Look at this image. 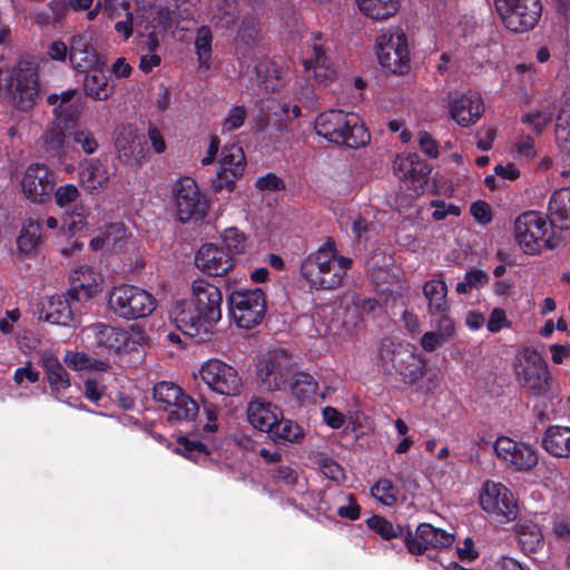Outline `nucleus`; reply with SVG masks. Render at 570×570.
<instances>
[{
  "label": "nucleus",
  "instance_id": "obj_48",
  "mask_svg": "<svg viewBox=\"0 0 570 570\" xmlns=\"http://www.w3.org/2000/svg\"><path fill=\"white\" fill-rule=\"evenodd\" d=\"M238 18L236 0H219L215 6L210 20L222 27L233 26Z\"/></svg>",
  "mask_w": 570,
  "mask_h": 570
},
{
  "label": "nucleus",
  "instance_id": "obj_50",
  "mask_svg": "<svg viewBox=\"0 0 570 570\" xmlns=\"http://www.w3.org/2000/svg\"><path fill=\"white\" fill-rule=\"evenodd\" d=\"M184 391L171 382H159L154 386L153 397L165 411Z\"/></svg>",
  "mask_w": 570,
  "mask_h": 570
},
{
  "label": "nucleus",
  "instance_id": "obj_21",
  "mask_svg": "<svg viewBox=\"0 0 570 570\" xmlns=\"http://www.w3.org/2000/svg\"><path fill=\"white\" fill-rule=\"evenodd\" d=\"M69 61L72 69L87 72L105 67L106 59L97 51L94 40L87 35H77L69 42Z\"/></svg>",
  "mask_w": 570,
  "mask_h": 570
},
{
  "label": "nucleus",
  "instance_id": "obj_16",
  "mask_svg": "<svg viewBox=\"0 0 570 570\" xmlns=\"http://www.w3.org/2000/svg\"><path fill=\"white\" fill-rule=\"evenodd\" d=\"M198 375L208 389L218 394L235 396L240 393L242 379L238 372L220 360L206 361L200 366Z\"/></svg>",
  "mask_w": 570,
  "mask_h": 570
},
{
  "label": "nucleus",
  "instance_id": "obj_59",
  "mask_svg": "<svg viewBox=\"0 0 570 570\" xmlns=\"http://www.w3.org/2000/svg\"><path fill=\"white\" fill-rule=\"evenodd\" d=\"M79 196L80 191L73 184L59 186L55 190V202L60 208L67 207L68 205L75 203Z\"/></svg>",
  "mask_w": 570,
  "mask_h": 570
},
{
  "label": "nucleus",
  "instance_id": "obj_38",
  "mask_svg": "<svg viewBox=\"0 0 570 570\" xmlns=\"http://www.w3.org/2000/svg\"><path fill=\"white\" fill-rule=\"evenodd\" d=\"M358 10L372 20H386L400 9V0H355Z\"/></svg>",
  "mask_w": 570,
  "mask_h": 570
},
{
  "label": "nucleus",
  "instance_id": "obj_12",
  "mask_svg": "<svg viewBox=\"0 0 570 570\" xmlns=\"http://www.w3.org/2000/svg\"><path fill=\"white\" fill-rule=\"evenodd\" d=\"M265 303L261 288L237 289L228 297L230 315L242 328H252L263 320Z\"/></svg>",
  "mask_w": 570,
  "mask_h": 570
},
{
  "label": "nucleus",
  "instance_id": "obj_29",
  "mask_svg": "<svg viewBox=\"0 0 570 570\" xmlns=\"http://www.w3.org/2000/svg\"><path fill=\"white\" fill-rule=\"evenodd\" d=\"M39 318L51 324L69 326L73 320L69 301L62 295H53L41 303Z\"/></svg>",
  "mask_w": 570,
  "mask_h": 570
},
{
  "label": "nucleus",
  "instance_id": "obj_8",
  "mask_svg": "<svg viewBox=\"0 0 570 570\" xmlns=\"http://www.w3.org/2000/svg\"><path fill=\"white\" fill-rule=\"evenodd\" d=\"M293 374V360L284 350L267 352L256 363V375L266 391L286 390Z\"/></svg>",
  "mask_w": 570,
  "mask_h": 570
},
{
  "label": "nucleus",
  "instance_id": "obj_62",
  "mask_svg": "<svg viewBox=\"0 0 570 570\" xmlns=\"http://www.w3.org/2000/svg\"><path fill=\"white\" fill-rule=\"evenodd\" d=\"M47 380L49 382L51 391L55 393L65 391L70 386L69 374L63 367L47 375Z\"/></svg>",
  "mask_w": 570,
  "mask_h": 570
},
{
  "label": "nucleus",
  "instance_id": "obj_34",
  "mask_svg": "<svg viewBox=\"0 0 570 570\" xmlns=\"http://www.w3.org/2000/svg\"><path fill=\"white\" fill-rule=\"evenodd\" d=\"M304 67L307 72L312 71L315 80L321 83L332 82L337 76L332 61L318 45H313V56L304 60Z\"/></svg>",
  "mask_w": 570,
  "mask_h": 570
},
{
  "label": "nucleus",
  "instance_id": "obj_5",
  "mask_svg": "<svg viewBox=\"0 0 570 570\" xmlns=\"http://www.w3.org/2000/svg\"><path fill=\"white\" fill-rule=\"evenodd\" d=\"M87 336L92 338V344L104 354H126L147 341V335L138 324L127 327L112 326L105 323H96L86 328Z\"/></svg>",
  "mask_w": 570,
  "mask_h": 570
},
{
  "label": "nucleus",
  "instance_id": "obj_63",
  "mask_svg": "<svg viewBox=\"0 0 570 570\" xmlns=\"http://www.w3.org/2000/svg\"><path fill=\"white\" fill-rule=\"evenodd\" d=\"M63 362L73 371H85L88 367L89 355L85 352L68 351L63 356Z\"/></svg>",
  "mask_w": 570,
  "mask_h": 570
},
{
  "label": "nucleus",
  "instance_id": "obj_25",
  "mask_svg": "<svg viewBox=\"0 0 570 570\" xmlns=\"http://www.w3.org/2000/svg\"><path fill=\"white\" fill-rule=\"evenodd\" d=\"M394 171L400 180L409 184L414 194H420L426 184L428 167L414 154L396 157Z\"/></svg>",
  "mask_w": 570,
  "mask_h": 570
},
{
  "label": "nucleus",
  "instance_id": "obj_49",
  "mask_svg": "<svg viewBox=\"0 0 570 570\" xmlns=\"http://www.w3.org/2000/svg\"><path fill=\"white\" fill-rule=\"evenodd\" d=\"M222 240L229 256L244 254L248 248L247 237L236 227L224 229Z\"/></svg>",
  "mask_w": 570,
  "mask_h": 570
},
{
  "label": "nucleus",
  "instance_id": "obj_27",
  "mask_svg": "<svg viewBox=\"0 0 570 570\" xmlns=\"http://www.w3.org/2000/svg\"><path fill=\"white\" fill-rule=\"evenodd\" d=\"M246 413L254 429L267 433L281 420L282 410L263 397H254L248 402Z\"/></svg>",
  "mask_w": 570,
  "mask_h": 570
},
{
  "label": "nucleus",
  "instance_id": "obj_15",
  "mask_svg": "<svg viewBox=\"0 0 570 570\" xmlns=\"http://www.w3.org/2000/svg\"><path fill=\"white\" fill-rule=\"evenodd\" d=\"M513 370L517 380L534 391L547 389L549 372L541 355L531 347H522L515 354Z\"/></svg>",
  "mask_w": 570,
  "mask_h": 570
},
{
  "label": "nucleus",
  "instance_id": "obj_23",
  "mask_svg": "<svg viewBox=\"0 0 570 570\" xmlns=\"http://www.w3.org/2000/svg\"><path fill=\"white\" fill-rule=\"evenodd\" d=\"M102 278L88 265H78L70 273L69 296L78 302L88 301L100 292Z\"/></svg>",
  "mask_w": 570,
  "mask_h": 570
},
{
  "label": "nucleus",
  "instance_id": "obj_44",
  "mask_svg": "<svg viewBox=\"0 0 570 570\" xmlns=\"http://www.w3.org/2000/svg\"><path fill=\"white\" fill-rule=\"evenodd\" d=\"M90 212V207L87 204L82 202L76 204L71 210L65 214L63 228H66L70 234H76L86 229Z\"/></svg>",
  "mask_w": 570,
  "mask_h": 570
},
{
  "label": "nucleus",
  "instance_id": "obj_3",
  "mask_svg": "<svg viewBox=\"0 0 570 570\" xmlns=\"http://www.w3.org/2000/svg\"><path fill=\"white\" fill-rule=\"evenodd\" d=\"M315 130L326 140L350 148L365 146L370 140L361 118L343 110L331 109L320 114L315 120Z\"/></svg>",
  "mask_w": 570,
  "mask_h": 570
},
{
  "label": "nucleus",
  "instance_id": "obj_32",
  "mask_svg": "<svg viewBox=\"0 0 570 570\" xmlns=\"http://www.w3.org/2000/svg\"><path fill=\"white\" fill-rule=\"evenodd\" d=\"M548 219L553 227L570 228V188L557 189L548 204Z\"/></svg>",
  "mask_w": 570,
  "mask_h": 570
},
{
  "label": "nucleus",
  "instance_id": "obj_31",
  "mask_svg": "<svg viewBox=\"0 0 570 570\" xmlns=\"http://www.w3.org/2000/svg\"><path fill=\"white\" fill-rule=\"evenodd\" d=\"M130 234L122 223H112L106 226L98 236L90 240L95 252H114L121 249L128 242Z\"/></svg>",
  "mask_w": 570,
  "mask_h": 570
},
{
  "label": "nucleus",
  "instance_id": "obj_60",
  "mask_svg": "<svg viewBox=\"0 0 570 570\" xmlns=\"http://www.w3.org/2000/svg\"><path fill=\"white\" fill-rule=\"evenodd\" d=\"M511 322L508 320L504 309L495 307L491 311L489 320L487 322V328L491 333H498L502 328H509Z\"/></svg>",
  "mask_w": 570,
  "mask_h": 570
},
{
  "label": "nucleus",
  "instance_id": "obj_14",
  "mask_svg": "<svg viewBox=\"0 0 570 570\" xmlns=\"http://www.w3.org/2000/svg\"><path fill=\"white\" fill-rule=\"evenodd\" d=\"M381 365L387 373H396L404 380L414 383L424 374L421 358L407 348L393 343L383 344L380 350Z\"/></svg>",
  "mask_w": 570,
  "mask_h": 570
},
{
  "label": "nucleus",
  "instance_id": "obj_42",
  "mask_svg": "<svg viewBox=\"0 0 570 570\" xmlns=\"http://www.w3.org/2000/svg\"><path fill=\"white\" fill-rule=\"evenodd\" d=\"M267 434L276 443H293L303 439L302 428L297 423L284 419L283 414L281 415V420H277V423L273 425Z\"/></svg>",
  "mask_w": 570,
  "mask_h": 570
},
{
  "label": "nucleus",
  "instance_id": "obj_7",
  "mask_svg": "<svg viewBox=\"0 0 570 570\" xmlns=\"http://www.w3.org/2000/svg\"><path fill=\"white\" fill-rule=\"evenodd\" d=\"M479 504L482 511L500 523H510L519 514L517 498L501 482L485 481L480 489Z\"/></svg>",
  "mask_w": 570,
  "mask_h": 570
},
{
  "label": "nucleus",
  "instance_id": "obj_41",
  "mask_svg": "<svg viewBox=\"0 0 570 570\" xmlns=\"http://www.w3.org/2000/svg\"><path fill=\"white\" fill-rule=\"evenodd\" d=\"M85 80L83 89L88 97L95 100H106L111 95V89L108 87V79L104 72V67L89 70Z\"/></svg>",
  "mask_w": 570,
  "mask_h": 570
},
{
  "label": "nucleus",
  "instance_id": "obj_10",
  "mask_svg": "<svg viewBox=\"0 0 570 570\" xmlns=\"http://www.w3.org/2000/svg\"><path fill=\"white\" fill-rule=\"evenodd\" d=\"M495 11L504 27L513 32H525L541 17L540 0H494Z\"/></svg>",
  "mask_w": 570,
  "mask_h": 570
},
{
  "label": "nucleus",
  "instance_id": "obj_57",
  "mask_svg": "<svg viewBox=\"0 0 570 570\" xmlns=\"http://www.w3.org/2000/svg\"><path fill=\"white\" fill-rule=\"evenodd\" d=\"M317 464L322 473L330 480L340 483L345 479L342 466L333 459L323 454L317 455Z\"/></svg>",
  "mask_w": 570,
  "mask_h": 570
},
{
  "label": "nucleus",
  "instance_id": "obj_52",
  "mask_svg": "<svg viewBox=\"0 0 570 570\" xmlns=\"http://www.w3.org/2000/svg\"><path fill=\"white\" fill-rule=\"evenodd\" d=\"M175 451L194 462H199L208 455V451L203 443L190 441L187 438L178 439V446Z\"/></svg>",
  "mask_w": 570,
  "mask_h": 570
},
{
  "label": "nucleus",
  "instance_id": "obj_4",
  "mask_svg": "<svg viewBox=\"0 0 570 570\" xmlns=\"http://www.w3.org/2000/svg\"><path fill=\"white\" fill-rule=\"evenodd\" d=\"M514 239L527 255H538L543 249L558 246L559 237L553 225L540 212H525L514 222Z\"/></svg>",
  "mask_w": 570,
  "mask_h": 570
},
{
  "label": "nucleus",
  "instance_id": "obj_40",
  "mask_svg": "<svg viewBox=\"0 0 570 570\" xmlns=\"http://www.w3.org/2000/svg\"><path fill=\"white\" fill-rule=\"evenodd\" d=\"M258 81L266 91L279 89L286 81V75L282 68L269 60L259 61L255 66Z\"/></svg>",
  "mask_w": 570,
  "mask_h": 570
},
{
  "label": "nucleus",
  "instance_id": "obj_18",
  "mask_svg": "<svg viewBox=\"0 0 570 570\" xmlns=\"http://www.w3.org/2000/svg\"><path fill=\"white\" fill-rule=\"evenodd\" d=\"M19 185L28 200L42 203L51 194L55 180L46 165L33 163L21 173Z\"/></svg>",
  "mask_w": 570,
  "mask_h": 570
},
{
  "label": "nucleus",
  "instance_id": "obj_1",
  "mask_svg": "<svg viewBox=\"0 0 570 570\" xmlns=\"http://www.w3.org/2000/svg\"><path fill=\"white\" fill-rule=\"evenodd\" d=\"M220 289L205 279L191 284L190 301H177L171 309L176 326L186 335L207 336L222 318Z\"/></svg>",
  "mask_w": 570,
  "mask_h": 570
},
{
  "label": "nucleus",
  "instance_id": "obj_26",
  "mask_svg": "<svg viewBox=\"0 0 570 570\" xmlns=\"http://www.w3.org/2000/svg\"><path fill=\"white\" fill-rule=\"evenodd\" d=\"M195 264L203 273L212 276H222L232 268L233 261L218 246L204 244L196 253Z\"/></svg>",
  "mask_w": 570,
  "mask_h": 570
},
{
  "label": "nucleus",
  "instance_id": "obj_53",
  "mask_svg": "<svg viewBox=\"0 0 570 570\" xmlns=\"http://www.w3.org/2000/svg\"><path fill=\"white\" fill-rule=\"evenodd\" d=\"M372 495L386 507H392L397 501V490L387 479L377 481L371 489Z\"/></svg>",
  "mask_w": 570,
  "mask_h": 570
},
{
  "label": "nucleus",
  "instance_id": "obj_37",
  "mask_svg": "<svg viewBox=\"0 0 570 570\" xmlns=\"http://www.w3.org/2000/svg\"><path fill=\"white\" fill-rule=\"evenodd\" d=\"M556 141L566 155L563 161L568 168L561 171L562 176H570V101H566L558 115L556 125Z\"/></svg>",
  "mask_w": 570,
  "mask_h": 570
},
{
  "label": "nucleus",
  "instance_id": "obj_24",
  "mask_svg": "<svg viewBox=\"0 0 570 570\" xmlns=\"http://www.w3.org/2000/svg\"><path fill=\"white\" fill-rule=\"evenodd\" d=\"M483 111V101L478 92L468 91L450 100L451 117L462 127L474 124Z\"/></svg>",
  "mask_w": 570,
  "mask_h": 570
},
{
  "label": "nucleus",
  "instance_id": "obj_47",
  "mask_svg": "<svg viewBox=\"0 0 570 570\" xmlns=\"http://www.w3.org/2000/svg\"><path fill=\"white\" fill-rule=\"evenodd\" d=\"M287 389L302 400L311 399L317 393V383L314 377L307 373L292 374Z\"/></svg>",
  "mask_w": 570,
  "mask_h": 570
},
{
  "label": "nucleus",
  "instance_id": "obj_30",
  "mask_svg": "<svg viewBox=\"0 0 570 570\" xmlns=\"http://www.w3.org/2000/svg\"><path fill=\"white\" fill-rule=\"evenodd\" d=\"M423 296L426 301L428 313L430 316L448 315L450 304L448 301V285L441 278H432L424 283Z\"/></svg>",
  "mask_w": 570,
  "mask_h": 570
},
{
  "label": "nucleus",
  "instance_id": "obj_55",
  "mask_svg": "<svg viewBox=\"0 0 570 570\" xmlns=\"http://www.w3.org/2000/svg\"><path fill=\"white\" fill-rule=\"evenodd\" d=\"M489 282V275L482 269H472L464 275L463 281L459 282L455 291L459 294H466L473 288L483 286Z\"/></svg>",
  "mask_w": 570,
  "mask_h": 570
},
{
  "label": "nucleus",
  "instance_id": "obj_36",
  "mask_svg": "<svg viewBox=\"0 0 570 570\" xmlns=\"http://www.w3.org/2000/svg\"><path fill=\"white\" fill-rule=\"evenodd\" d=\"M165 411L169 423L180 424L191 422L197 416L199 406L194 399L183 392Z\"/></svg>",
  "mask_w": 570,
  "mask_h": 570
},
{
  "label": "nucleus",
  "instance_id": "obj_46",
  "mask_svg": "<svg viewBox=\"0 0 570 570\" xmlns=\"http://www.w3.org/2000/svg\"><path fill=\"white\" fill-rule=\"evenodd\" d=\"M518 537L525 552H534L543 546V535L537 524L524 522L518 525Z\"/></svg>",
  "mask_w": 570,
  "mask_h": 570
},
{
  "label": "nucleus",
  "instance_id": "obj_51",
  "mask_svg": "<svg viewBox=\"0 0 570 570\" xmlns=\"http://www.w3.org/2000/svg\"><path fill=\"white\" fill-rule=\"evenodd\" d=\"M366 522L373 531L379 533L385 540L397 538L403 534V528L400 524L395 525L382 517L373 515L368 518Z\"/></svg>",
  "mask_w": 570,
  "mask_h": 570
},
{
  "label": "nucleus",
  "instance_id": "obj_19",
  "mask_svg": "<svg viewBox=\"0 0 570 570\" xmlns=\"http://www.w3.org/2000/svg\"><path fill=\"white\" fill-rule=\"evenodd\" d=\"M454 535L430 523H421L415 532L405 533V546L410 553L422 554L429 548H445L452 544Z\"/></svg>",
  "mask_w": 570,
  "mask_h": 570
},
{
  "label": "nucleus",
  "instance_id": "obj_2",
  "mask_svg": "<svg viewBox=\"0 0 570 570\" xmlns=\"http://www.w3.org/2000/svg\"><path fill=\"white\" fill-rule=\"evenodd\" d=\"M351 266V258L338 255L335 244L327 240L303 259L301 273L314 288L335 289Z\"/></svg>",
  "mask_w": 570,
  "mask_h": 570
},
{
  "label": "nucleus",
  "instance_id": "obj_56",
  "mask_svg": "<svg viewBox=\"0 0 570 570\" xmlns=\"http://www.w3.org/2000/svg\"><path fill=\"white\" fill-rule=\"evenodd\" d=\"M247 118V110L244 106H233L222 121V131L230 132L240 128Z\"/></svg>",
  "mask_w": 570,
  "mask_h": 570
},
{
  "label": "nucleus",
  "instance_id": "obj_9",
  "mask_svg": "<svg viewBox=\"0 0 570 570\" xmlns=\"http://www.w3.org/2000/svg\"><path fill=\"white\" fill-rule=\"evenodd\" d=\"M376 56L380 65L394 75L410 70V51L405 33L400 29L389 30L376 40Z\"/></svg>",
  "mask_w": 570,
  "mask_h": 570
},
{
  "label": "nucleus",
  "instance_id": "obj_11",
  "mask_svg": "<svg viewBox=\"0 0 570 570\" xmlns=\"http://www.w3.org/2000/svg\"><path fill=\"white\" fill-rule=\"evenodd\" d=\"M497 458L512 472L530 473L539 463L537 449L510 436H499L493 444Z\"/></svg>",
  "mask_w": 570,
  "mask_h": 570
},
{
  "label": "nucleus",
  "instance_id": "obj_54",
  "mask_svg": "<svg viewBox=\"0 0 570 570\" xmlns=\"http://www.w3.org/2000/svg\"><path fill=\"white\" fill-rule=\"evenodd\" d=\"M73 144L81 147L82 151L87 155H92L97 151L99 144L95 134L85 127L76 128L71 134Z\"/></svg>",
  "mask_w": 570,
  "mask_h": 570
},
{
  "label": "nucleus",
  "instance_id": "obj_33",
  "mask_svg": "<svg viewBox=\"0 0 570 570\" xmlns=\"http://www.w3.org/2000/svg\"><path fill=\"white\" fill-rule=\"evenodd\" d=\"M455 325L449 315H442L434 322L432 331L425 332L420 340V346L425 352H433L446 344L453 336Z\"/></svg>",
  "mask_w": 570,
  "mask_h": 570
},
{
  "label": "nucleus",
  "instance_id": "obj_58",
  "mask_svg": "<svg viewBox=\"0 0 570 570\" xmlns=\"http://www.w3.org/2000/svg\"><path fill=\"white\" fill-rule=\"evenodd\" d=\"M553 112L547 110H533L521 117L523 124L528 125L535 132H541L542 129L551 121Z\"/></svg>",
  "mask_w": 570,
  "mask_h": 570
},
{
  "label": "nucleus",
  "instance_id": "obj_22",
  "mask_svg": "<svg viewBox=\"0 0 570 570\" xmlns=\"http://www.w3.org/2000/svg\"><path fill=\"white\" fill-rule=\"evenodd\" d=\"M111 179L108 164L100 158L85 159L79 164L78 181L83 190L97 195L107 189Z\"/></svg>",
  "mask_w": 570,
  "mask_h": 570
},
{
  "label": "nucleus",
  "instance_id": "obj_43",
  "mask_svg": "<svg viewBox=\"0 0 570 570\" xmlns=\"http://www.w3.org/2000/svg\"><path fill=\"white\" fill-rule=\"evenodd\" d=\"M213 33L208 26H202L197 29L194 41L199 68L208 70L212 60Z\"/></svg>",
  "mask_w": 570,
  "mask_h": 570
},
{
  "label": "nucleus",
  "instance_id": "obj_64",
  "mask_svg": "<svg viewBox=\"0 0 570 570\" xmlns=\"http://www.w3.org/2000/svg\"><path fill=\"white\" fill-rule=\"evenodd\" d=\"M534 156V140L530 136H521L515 142V157L529 160Z\"/></svg>",
  "mask_w": 570,
  "mask_h": 570
},
{
  "label": "nucleus",
  "instance_id": "obj_13",
  "mask_svg": "<svg viewBox=\"0 0 570 570\" xmlns=\"http://www.w3.org/2000/svg\"><path fill=\"white\" fill-rule=\"evenodd\" d=\"M173 203L176 217L183 224L202 219L207 210L206 198L190 177H183L174 184Z\"/></svg>",
  "mask_w": 570,
  "mask_h": 570
},
{
  "label": "nucleus",
  "instance_id": "obj_35",
  "mask_svg": "<svg viewBox=\"0 0 570 570\" xmlns=\"http://www.w3.org/2000/svg\"><path fill=\"white\" fill-rule=\"evenodd\" d=\"M547 452L558 458L570 456V428L550 426L542 440Z\"/></svg>",
  "mask_w": 570,
  "mask_h": 570
},
{
  "label": "nucleus",
  "instance_id": "obj_39",
  "mask_svg": "<svg viewBox=\"0 0 570 570\" xmlns=\"http://www.w3.org/2000/svg\"><path fill=\"white\" fill-rule=\"evenodd\" d=\"M41 244V224L38 219L27 218L17 237L19 253L28 255L33 253Z\"/></svg>",
  "mask_w": 570,
  "mask_h": 570
},
{
  "label": "nucleus",
  "instance_id": "obj_45",
  "mask_svg": "<svg viewBox=\"0 0 570 570\" xmlns=\"http://www.w3.org/2000/svg\"><path fill=\"white\" fill-rule=\"evenodd\" d=\"M513 81L518 85L519 95L525 101L532 97L535 70L532 65L518 63L513 69Z\"/></svg>",
  "mask_w": 570,
  "mask_h": 570
},
{
  "label": "nucleus",
  "instance_id": "obj_17",
  "mask_svg": "<svg viewBox=\"0 0 570 570\" xmlns=\"http://www.w3.org/2000/svg\"><path fill=\"white\" fill-rule=\"evenodd\" d=\"M12 98L20 109H28L39 94L38 76L32 62H19L12 71L10 83Z\"/></svg>",
  "mask_w": 570,
  "mask_h": 570
},
{
  "label": "nucleus",
  "instance_id": "obj_28",
  "mask_svg": "<svg viewBox=\"0 0 570 570\" xmlns=\"http://www.w3.org/2000/svg\"><path fill=\"white\" fill-rule=\"evenodd\" d=\"M119 158L129 165H139L147 158L144 139L132 127H125L116 139Z\"/></svg>",
  "mask_w": 570,
  "mask_h": 570
},
{
  "label": "nucleus",
  "instance_id": "obj_6",
  "mask_svg": "<svg viewBox=\"0 0 570 570\" xmlns=\"http://www.w3.org/2000/svg\"><path fill=\"white\" fill-rule=\"evenodd\" d=\"M158 302L148 291L134 285L115 286L108 295V308L119 318L135 321L154 313Z\"/></svg>",
  "mask_w": 570,
  "mask_h": 570
},
{
  "label": "nucleus",
  "instance_id": "obj_20",
  "mask_svg": "<svg viewBox=\"0 0 570 570\" xmlns=\"http://www.w3.org/2000/svg\"><path fill=\"white\" fill-rule=\"evenodd\" d=\"M219 169L214 181L216 190L230 189L245 170V155L238 145L225 146L219 157Z\"/></svg>",
  "mask_w": 570,
  "mask_h": 570
},
{
  "label": "nucleus",
  "instance_id": "obj_61",
  "mask_svg": "<svg viewBox=\"0 0 570 570\" xmlns=\"http://www.w3.org/2000/svg\"><path fill=\"white\" fill-rule=\"evenodd\" d=\"M75 94V90H67L60 95H50L48 97V102L50 105L57 106L55 108V112L58 114L59 117L67 118L68 108L70 107L69 102L73 98Z\"/></svg>",
  "mask_w": 570,
  "mask_h": 570
}]
</instances>
